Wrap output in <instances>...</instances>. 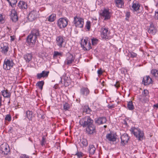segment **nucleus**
<instances>
[{"label": "nucleus", "instance_id": "nucleus-1", "mask_svg": "<svg viewBox=\"0 0 158 158\" xmlns=\"http://www.w3.org/2000/svg\"><path fill=\"white\" fill-rule=\"evenodd\" d=\"M79 124L83 127H86V132L89 134L96 132L95 126L93 124L94 121L89 116H85L81 119Z\"/></svg>", "mask_w": 158, "mask_h": 158}, {"label": "nucleus", "instance_id": "nucleus-2", "mask_svg": "<svg viewBox=\"0 0 158 158\" xmlns=\"http://www.w3.org/2000/svg\"><path fill=\"white\" fill-rule=\"evenodd\" d=\"M40 36V31L38 29H33L26 39V42L28 45L31 47H33Z\"/></svg>", "mask_w": 158, "mask_h": 158}, {"label": "nucleus", "instance_id": "nucleus-3", "mask_svg": "<svg viewBox=\"0 0 158 158\" xmlns=\"http://www.w3.org/2000/svg\"><path fill=\"white\" fill-rule=\"evenodd\" d=\"M131 131L139 140H141L143 139V133L139 128L133 127L131 128Z\"/></svg>", "mask_w": 158, "mask_h": 158}, {"label": "nucleus", "instance_id": "nucleus-4", "mask_svg": "<svg viewBox=\"0 0 158 158\" xmlns=\"http://www.w3.org/2000/svg\"><path fill=\"white\" fill-rule=\"evenodd\" d=\"M15 64L12 60L6 58L3 63V69L6 70H9L12 68Z\"/></svg>", "mask_w": 158, "mask_h": 158}, {"label": "nucleus", "instance_id": "nucleus-5", "mask_svg": "<svg viewBox=\"0 0 158 158\" xmlns=\"http://www.w3.org/2000/svg\"><path fill=\"white\" fill-rule=\"evenodd\" d=\"M100 15L102 18L104 19V21H106L110 19L111 13L110 11V9L109 8H104L102 10V12Z\"/></svg>", "mask_w": 158, "mask_h": 158}, {"label": "nucleus", "instance_id": "nucleus-6", "mask_svg": "<svg viewBox=\"0 0 158 158\" xmlns=\"http://www.w3.org/2000/svg\"><path fill=\"white\" fill-rule=\"evenodd\" d=\"M73 23L76 27L82 28L84 24V19L81 17L75 16L74 18Z\"/></svg>", "mask_w": 158, "mask_h": 158}, {"label": "nucleus", "instance_id": "nucleus-7", "mask_svg": "<svg viewBox=\"0 0 158 158\" xmlns=\"http://www.w3.org/2000/svg\"><path fill=\"white\" fill-rule=\"evenodd\" d=\"M75 58L73 55L69 52H67L66 54V59L64 63L65 65H71L74 62Z\"/></svg>", "mask_w": 158, "mask_h": 158}, {"label": "nucleus", "instance_id": "nucleus-8", "mask_svg": "<svg viewBox=\"0 0 158 158\" xmlns=\"http://www.w3.org/2000/svg\"><path fill=\"white\" fill-rule=\"evenodd\" d=\"M88 39H82L81 40V47L85 51H88L91 49L90 43H88Z\"/></svg>", "mask_w": 158, "mask_h": 158}, {"label": "nucleus", "instance_id": "nucleus-9", "mask_svg": "<svg viewBox=\"0 0 158 158\" xmlns=\"http://www.w3.org/2000/svg\"><path fill=\"white\" fill-rule=\"evenodd\" d=\"M67 24L68 19L66 18H60L57 22V26L60 29H62L65 27Z\"/></svg>", "mask_w": 158, "mask_h": 158}, {"label": "nucleus", "instance_id": "nucleus-10", "mask_svg": "<svg viewBox=\"0 0 158 158\" xmlns=\"http://www.w3.org/2000/svg\"><path fill=\"white\" fill-rule=\"evenodd\" d=\"M110 34V31L108 28L104 27L101 28V37L103 40L108 39Z\"/></svg>", "mask_w": 158, "mask_h": 158}, {"label": "nucleus", "instance_id": "nucleus-11", "mask_svg": "<svg viewBox=\"0 0 158 158\" xmlns=\"http://www.w3.org/2000/svg\"><path fill=\"white\" fill-rule=\"evenodd\" d=\"M39 16V11L33 10L29 13L28 16V19L29 21L32 22L35 20Z\"/></svg>", "mask_w": 158, "mask_h": 158}, {"label": "nucleus", "instance_id": "nucleus-12", "mask_svg": "<svg viewBox=\"0 0 158 158\" xmlns=\"http://www.w3.org/2000/svg\"><path fill=\"white\" fill-rule=\"evenodd\" d=\"M10 152V148L9 146L6 143L3 144L1 145L0 148V152L4 155H7Z\"/></svg>", "mask_w": 158, "mask_h": 158}, {"label": "nucleus", "instance_id": "nucleus-13", "mask_svg": "<svg viewBox=\"0 0 158 158\" xmlns=\"http://www.w3.org/2000/svg\"><path fill=\"white\" fill-rule=\"evenodd\" d=\"M56 42L57 45L60 48L64 47L65 40L63 36L60 35L57 36L56 38Z\"/></svg>", "mask_w": 158, "mask_h": 158}, {"label": "nucleus", "instance_id": "nucleus-14", "mask_svg": "<svg viewBox=\"0 0 158 158\" xmlns=\"http://www.w3.org/2000/svg\"><path fill=\"white\" fill-rule=\"evenodd\" d=\"M106 122V118L104 116L99 117L94 119L95 123L98 125L105 123Z\"/></svg>", "mask_w": 158, "mask_h": 158}, {"label": "nucleus", "instance_id": "nucleus-15", "mask_svg": "<svg viewBox=\"0 0 158 158\" xmlns=\"http://www.w3.org/2000/svg\"><path fill=\"white\" fill-rule=\"evenodd\" d=\"M149 27L148 30V32L152 35H154L157 32V30L154 26V24L152 21L149 22Z\"/></svg>", "mask_w": 158, "mask_h": 158}, {"label": "nucleus", "instance_id": "nucleus-16", "mask_svg": "<svg viewBox=\"0 0 158 158\" xmlns=\"http://www.w3.org/2000/svg\"><path fill=\"white\" fill-rule=\"evenodd\" d=\"M9 49L8 45L6 43L3 44L1 45V52L5 56L8 55V52Z\"/></svg>", "mask_w": 158, "mask_h": 158}, {"label": "nucleus", "instance_id": "nucleus-17", "mask_svg": "<svg viewBox=\"0 0 158 158\" xmlns=\"http://www.w3.org/2000/svg\"><path fill=\"white\" fill-rule=\"evenodd\" d=\"M130 139L128 135L126 133H124L121 136V144L124 146L126 144L128 143V141Z\"/></svg>", "mask_w": 158, "mask_h": 158}, {"label": "nucleus", "instance_id": "nucleus-18", "mask_svg": "<svg viewBox=\"0 0 158 158\" xmlns=\"http://www.w3.org/2000/svg\"><path fill=\"white\" fill-rule=\"evenodd\" d=\"M142 82L144 85H147L152 83V81L149 76H146L143 77Z\"/></svg>", "mask_w": 158, "mask_h": 158}, {"label": "nucleus", "instance_id": "nucleus-19", "mask_svg": "<svg viewBox=\"0 0 158 158\" xmlns=\"http://www.w3.org/2000/svg\"><path fill=\"white\" fill-rule=\"evenodd\" d=\"M132 4V7L134 11H137L139 9L140 4L138 1L134 0Z\"/></svg>", "mask_w": 158, "mask_h": 158}, {"label": "nucleus", "instance_id": "nucleus-20", "mask_svg": "<svg viewBox=\"0 0 158 158\" xmlns=\"http://www.w3.org/2000/svg\"><path fill=\"white\" fill-rule=\"evenodd\" d=\"M10 17L13 22H15L18 20L16 11L14 9L12 10L11 11Z\"/></svg>", "mask_w": 158, "mask_h": 158}, {"label": "nucleus", "instance_id": "nucleus-21", "mask_svg": "<svg viewBox=\"0 0 158 158\" xmlns=\"http://www.w3.org/2000/svg\"><path fill=\"white\" fill-rule=\"evenodd\" d=\"M115 6L118 8H123L124 7V0H114Z\"/></svg>", "mask_w": 158, "mask_h": 158}, {"label": "nucleus", "instance_id": "nucleus-22", "mask_svg": "<svg viewBox=\"0 0 158 158\" xmlns=\"http://www.w3.org/2000/svg\"><path fill=\"white\" fill-rule=\"evenodd\" d=\"M96 150V148L93 145H89L88 148V151L89 153V156L93 155Z\"/></svg>", "mask_w": 158, "mask_h": 158}, {"label": "nucleus", "instance_id": "nucleus-23", "mask_svg": "<svg viewBox=\"0 0 158 158\" xmlns=\"http://www.w3.org/2000/svg\"><path fill=\"white\" fill-rule=\"evenodd\" d=\"M18 6L21 9H27V4L23 1H20L18 4Z\"/></svg>", "mask_w": 158, "mask_h": 158}, {"label": "nucleus", "instance_id": "nucleus-24", "mask_svg": "<svg viewBox=\"0 0 158 158\" xmlns=\"http://www.w3.org/2000/svg\"><path fill=\"white\" fill-rule=\"evenodd\" d=\"M1 93L2 95L4 98H10V97L11 93L7 89L2 90Z\"/></svg>", "mask_w": 158, "mask_h": 158}, {"label": "nucleus", "instance_id": "nucleus-25", "mask_svg": "<svg viewBox=\"0 0 158 158\" xmlns=\"http://www.w3.org/2000/svg\"><path fill=\"white\" fill-rule=\"evenodd\" d=\"M106 138L109 141H114L116 140V138L114 135L111 134H107L106 136Z\"/></svg>", "mask_w": 158, "mask_h": 158}, {"label": "nucleus", "instance_id": "nucleus-26", "mask_svg": "<svg viewBox=\"0 0 158 158\" xmlns=\"http://www.w3.org/2000/svg\"><path fill=\"white\" fill-rule=\"evenodd\" d=\"M80 93L83 95L87 96L89 94V91L88 88L83 87L81 89Z\"/></svg>", "mask_w": 158, "mask_h": 158}, {"label": "nucleus", "instance_id": "nucleus-27", "mask_svg": "<svg viewBox=\"0 0 158 158\" xmlns=\"http://www.w3.org/2000/svg\"><path fill=\"white\" fill-rule=\"evenodd\" d=\"M32 56L31 53H26L24 55V58L27 62L29 63L31 60Z\"/></svg>", "mask_w": 158, "mask_h": 158}, {"label": "nucleus", "instance_id": "nucleus-28", "mask_svg": "<svg viewBox=\"0 0 158 158\" xmlns=\"http://www.w3.org/2000/svg\"><path fill=\"white\" fill-rule=\"evenodd\" d=\"M26 115L27 118L29 119V120H31L32 118L34 116L32 112L29 110L27 111Z\"/></svg>", "mask_w": 158, "mask_h": 158}, {"label": "nucleus", "instance_id": "nucleus-29", "mask_svg": "<svg viewBox=\"0 0 158 158\" xmlns=\"http://www.w3.org/2000/svg\"><path fill=\"white\" fill-rule=\"evenodd\" d=\"M56 15L54 14H52L48 17V20L50 22H53L56 19Z\"/></svg>", "mask_w": 158, "mask_h": 158}, {"label": "nucleus", "instance_id": "nucleus-30", "mask_svg": "<svg viewBox=\"0 0 158 158\" xmlns=\"http://www.w3.org/2000/svg\"><path fill=\"white\" fill-rule=\"evenodd\" d=\"M62 56V52H58V51H55L54 52L53 55V57L54 58H56L58 56Z\"/></svg>", "mask_w": 158, "mask_h": 158}, {"label": "nucleus", "instance_id": "nucleus-31", "mask_svg": "<svg viewBox=\"0 0 158 158\" xmlns=\"http://www.w3.org/2000/svg\"><path fill=\"white\" fill-rule=\"evenodd\" d=\"M127 107L130 110H132L134 109V106L133 104V102L132 101L128 102Z\"/></svg>", "mask_w": 158, "mask_h": 158}, {"label": "nucleus", "instance_id": "nucleus-32", "mask_svg": "<svg viewBox=\"0 0 158 158\" xmlns=\"http://www.w3.org/2000/svg\"><path fill=\"white\" fill-rule=\"evenodd\" d=\"M153 76L156 78H158V70L156 69H152L151 71Z\"/></svg>", "mask_w": 158, "mask_h": 158}, {"label": "nucleus", "instance_id": "nucleus-33", "mask_svg": "<svg viewBox=\"0 0 158 158\" xmlns=\"http://www.w3.org/2000/svg\"><path fill=\"white\" fill-rule=\"evenodd\" d=\"M9 2V5L12 7H14L16 5L17 1V0H7Z\"/></svg>", "mask_w": 158, "mask_h": 158}, {"label": "nucleus", "instance_id": "nucleus-34", "mask_svg": "<svg viewBox=\"0 0 158 158\" xmlns=\"http://www.w3.org/2000/svg\"><path fill=\"white\" fill-rule=\"evenodd\" d=\"M137 54L133 52H129L128 53L127 56L130 58V57L134 58L136 57Z\"/></svg>", "mask_w": 158, "mask_h": 158}, {"label": "nucleus", "instance_id": "nucleus-35", "mask_svg": "<svg viewBox=\"0 0 158 158\" xmlns=\"http://www.w3.org/2000/svg\"><path fill=\"white\" fill-rule=\"evenodd\" d=\"M91 111V109L88 106H85L83 109V112L87 114H89Z\"/></svg>", "mask_w": 158, "mask_h": 158}, {"label": "nucleus", "instance_id": "nucleus-36", "mask_svg": "<svg viewBox=\"0 0 158 158\" xmlns=\"http://www.w3.org/2000/svg\"><path fill=\"white\" fill-rule=\"evenodd\" d=\"M81 143L84 147H86L88 144V142L87 140L86 139L83 138L81 140Z\"/></svg>", "mask_w": 158, "mask_h": 158}, {"label": "nucleus", "instance_id": "nucleus-37", "mask_svg": "<svg viewBox=\"0 0 158 158\" xmlns=\"http://www.w3.org/2000/svg\"><path fill=\"white\" fill-rule=\"evenodd\" d=\"M44 83V81H39L37 83L36 85L39 87L40 89L42 90L43 89Z\"/></svg>", "mask_w": 158, "mask_h": 158}, {"label": "nucleus", "instance_id": "nucleus-38", "mask_svg": "<svg viewBox=\"0 0 158 158\" xmlns=\"http://www.w3.org/2000/svg\"><path fill=\"white\" fill-rule=\"evenodd\" d=\"M91 27V22L89 21H87L86 23L85 27L88 31L90 30Z\"/></svg>", "mask_w": 158, "mask_h": 158}, {"label": "nucleus", "instance_id": "nucleus-39", "mask_svg": "<svg viewBox=\"0 0 158 158\" xmlns=\"http://www.w3.org/2000/svg\"><path fill=\"white\" fill-rule=\"evenodd\" d=\"M37 116L42 119H43L44 118V112L42 111H41L39 112H37Z\"/></svg>", "mask_w": 158, "mask_h": 158}, {"label": "nucleus", "instance_id": "nucleus-40", "mask_svg": "<svg viewBox=\"0 0 158 158\" xmlns=\"http://www.w3.org/2000/svg\"><path fill=\"white\" fill-rule=\"evenodd\" d=\"M5 22V17L1 14H0V24H3Z\"/></svg>", "mask_w": 158, "mask_h": 158}, {"label": "nucleus", "instance_id": "nucleus-41", "mask_svg": "<svg viewBox=\"0 0 158 158\" xmlns=\"http://www.w3.org/2000/svg\"><path fill=\"white\" fill-rule=\"evenodd\" d=\"M98 40L96 38H93L91 39L92 44L93 45H96L98 42Z\"/></svg>", "mask_w": 158, "mask_h": 158}, {"label": "nucleus", "instance_id": "nucleus-42", "mask_svg": "<svg viewBox=\"0 0 158 158\" xmlns=\"http://www.w3.org/2000/svg\"><path fill=\"white\" fill-rule=\"evenodd\" d=\"M142 94L143 96L146 97L148 95L149 92L148 90L146 89H144L142 92Z\"/></svg>", "mask_w": 158, "mask_h": 158}, {"label": "nucleus", "instance_id": "nucleus-43", "mask_svg": "<svg viewBox=\"0 0 158 158\" xmlns=\"http://www.w3.org/2000/svg\"><path fill=\"white\" fill-rule=\"evenodd\" d=\"M75 155L77 156V158H81L83 157L84 154L82 152L77 151Z\"/></svg>", "mask_w": 158, "mask_h": 158}, {"label": "nucleus", "instance_id": "nucleus-44", "mask_svg": "<svg viewBox=\"0 0 158 158\" xmlns=\"http://www.w3.org/2000/svg\"><path fill=\"white\" fill-rule=\"evenodd\" d=\"M70 108V105L69 104L66 103L64 105V108L65 110H68Z\"/></svg>", "mask_w": 158, "mask_h": 158}, {"label": "nucleus", "instance_id": "nucleus-45", "mask_svg": "<svg viewBox=\"0 0 158 158\" xmlns=\"http://www.w3.org/2000/svg\"><path fill=\"white\" fill-rule=\"evenodd\" d=\"M145 97L144 96H143L142 95V94L141 95L138 96V99L139 101L140 102H143L145 99Z\"/></svg>", "mask_w": 158, "mask_h": 158}, {"label": "nucleus", "instance_id": "nucleus-46", "mask_svg": "<svg viewBox=\"0 0 158 158\" xmlns=\"http://www.w3.org/2000/svg\"><path fill=\"white\" fill-rule=\"evenodd\" d=\"M126 18V20H128L130 16V12L129 11L127 12L125 14Z\"/></svg>", "mask_w": 158, "mask_h": 158}, {"label": "nucleus", "instance_id": "nucleus-47", "mask_svg": "<svg viewBox=\"0 0 158 158\" xmlns=\"http://www.w3.org/2000/svg\"><path fill=\"white\" fill-rule=\"evenodd\" d=\"M44 73V72H42L40 73H38L37 74V77L38 79H40L41 77H45V76L43 75V73Z\"/></svg>", "mask_w": 158, "mask_h": 158}, {"label": "nucleus", "instance_id": "nucleus-48", "mask_svg": "<svg viewBox=\"0 0 158 158\" xmlns=\"http://www.w3.org/2000/svg\"><path fill=\"white\" fill-rule=\"evenodd\" d=\"M5 119L6 120L10 121L11 120V117L10 114H7L5 117Z\"/></svg>", "mask_w": 158, "mask_h": 158}, {"label": "nucleus", "instance_id": "nucleus-49", "mask_svg": "<svg viewBox=\"0 0 158 158\" xmlns=\"http://www.w3.org/2000/svg\"><path fill=\"white\" fill-rule=\"evenodd\" d=\"M45 138L44 137H42V140L41 142V145L43 146L45 145Z\"/></svg>", "mask_w": 158, "mask_h": 158}, {"label": "nucleus", "instance_id": "nucleus-50", "mask_svg": "<svg viewBox=\"0 0 158 158\" xmlns=\"http://www.w3.org/2000/svg\"><path fill=\"white\" fill-rule=\"evenodd\" d=\"M42 72H44L43 75L45 76V77H47L48 76V74L49 73V71H43Z\"/></svg>", "mask_w": 158, "mask_h": 158}, {"label": "nucleus", "instance_id": "nucleus-51", "mask_svg": "<svg viewBox=\"0 0 158 158\" xmlns=\"http://www.w3.org/2000/svg\"><path fill=\"white\" fill-rule=\"evenodd\" d=\"M155 18L158 20V10L155 12Z\"/></svg>", "mask_w": 158, "mask_h": 158}, {"label": "nucleus", "instance_id": "nucleus-52", "mask_svg": "<svg viewBox=\"0 0 158 158\" xmlns=\"http://www.w3.org/2000/svg\"><path fill=\"white\" fill-rule=\"evenodd\" d=\"M97 73L99 75H101L102 74V71L101 69H100L98 70L97 71Z\"/></svg>", "mask_w": 158, "mask_h": 158}, {"label": "nucleus", "instance_id": "nucleus-53", "mask_svg": "<svg viewBox=\"0 0 158 158\" xmlns=\"http://www.w3.org/2000/svg\"><path fill=\"white\" fill-rule=\"evenodd\" d=\"M20 158H29V156H28L26 155H23L20 157Z\"/></svg>", "mask_w": 158, "mask_h": 158}, {"label": "nucleus", "instance_id": "nucleus-54", "mask_svg": "<svg viewBox=\"0 0 158 158\" xmlns=\"http://www.w3.org/2000/svg\"><path fill=\"white\" fill-rule=\"evenodd\" d=\"M114 107V105H109L108 106V107L109 109H112Z\"/></svg>", "mask_w": 158, "mask_h": 158}, {"label": "nucleus", "instance_id": "nucleus-55", "mask_svg": "<svg viewBox=\"0 0 158 158\" xmlns=\"http://www.w3.org/2000/svg\"><path fill=\"white\" fill-rule=\"evenodd\" d=\"M144 7L146 10H148V6L144 5Z\"/></svg>", "mask_w": 158, "mask_h": 158}, {"label": "nucleus", "instance_id": "nucleus-56", "mask_svg": "<svg viewBox=\"0 0 158 158\" xmlns=\"http://www.w3.org/2000/svg\"><path fill=\"white\" fill-rule=\"evenodd\" d=\"M154 107H156L157 108H158V103L154 104Z\"/></svg>", "mask_w": 158, "mask_h": 158}, {"label": "nucleus", "instance_id": "nucleus-57", "mask_svg": "<svg viewBox=\"0 0 158 158\" xmlns=\"http://www.w3.org/2000/svg\"><path fill=\"white\" fill-rule=\"evenodd\" d=\"M114 86L116 87H118V85L117 84H116L114 85Z\"/></svg>", "mask_w": 158, "mask_h": 158}, {"label": "nucleus", "instance_id": "nucleus-58", "mask_svg": "<svg viewBox=\"0 0 158 158\" xmlns=\"http://www.w3.org/2000/svg\"><path fill=\"white\" fill-rule=\"evenodd\" d=\"M11 129H12V128L11 127H10V128L9 129V132H10V133L12 132L11 131Z\"/></svg>", "mask_w": 158, "mask_h": 158}, {"label": "nucleus", "instance_id": "nucleus-59", "mask_svg": "<svg viewBox=\"0 0 158 158\" xmlns=\"http://www.w3.org/2000/svg\"><path fill=\"white\" fill-rule=\"evenodd\" d=\"M124 124H125L126 125L127 124V123L126 122V121H124Z\"/></svg>", "mask_w": 158, "mask_h": 158}, {"label": "nucleus", "instance_id": "nucleus-60", "mask_svg": "<svg viewBox=\"0 0 158 158\" xmlns=\"http://www.w3.org/2000/svg\"><path fill=\"white\" fill-rule=\"evenodd\" d=\"M29 141H30L31 142H32V140L30 138H29Z\"/></svg>", "mask_w": 158, "mask_h": 158}, {"label": "nucleus", "instance_id": "nucleus-61", "mask_svg": "<svg viewBox=\"0 0 158 158\" xmlns=\"http://www.w3.org/2000/svg\"><path fill=\"white\" fill-rule=\"evenodd\" d=\"M156 6H157V7H158V2H157L156 4Z\"/></svg>", "mask_w": 158, "mask_h": 158}, {"label": "nucleus", "instance_id": "nucleus-62", "mask_svg": "<svg viewBox=\"0 0 158 158\" xmlns=\"http://www.w3.org/2000/svg\"><path fill=\"white\" fill-rule=\"evenodd\" d=\"M106 127H107V126H106V125H104V128H106Z\"/></svg>", "mask_w": 158, "mask_h": 158}, {"label": "nucleus", "instance_id": "nucleus-63", "mask_svg": "<svg viewBox=\"0 0 158 158\" xmlns=\"http://www.w3.org/2000/svg\"><path fill=\"white\" fill-rule=\"evenodd\" d=\"M11 40L12 41H13L14 40V39L13 38H11Z\"/></svg>", "mask_w": 158, "mask_h": 158}, {"label": "nucleus", "instance_id": "nucleus-64", "mask_svg": "<svg viewBox=\"0 0 158 158\" xmlns=\"http://www.w3.org/2000/svg\"><path fill=\"white\" fill-rule=\"evenodd\" d=\"M94 20L95 21H96V22H95V23H96V20H97V19H94Z\"/></svg>", "mask_w": 158, "mask_h": 158}]
</instances>
